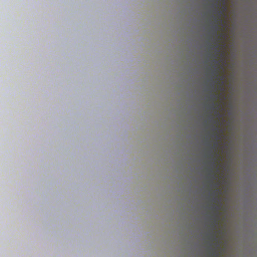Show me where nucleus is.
<instances>
[{
	"label": "nucleus",
	"mask_w": 257,
	"mask_h": 257,
	"mask_svg": "<svg viewBox=\"0 0 257 257\" xmlns=\"http://www.w3.org/2000/svg\"><path fill=\"white\" fill-rule=\"evenodd\" d=\"M222 8H223V11H218V15H219V16H221V15H222V14H223V12H224V11H225V10H226V7H225V6H223Z\"/></svg>",
	"instance_id": "obj_1"
},
{
	"label": "nucleus",
	"mask_w": 257,
	"mask_h": 257,
	"mask_svg": "<svg viewBox=\"0 0 257 257\" xmlns=\"http://www.w3.org/2000/svg\"><path fill=\"white\" fill-rule=\"evenodd\" d=\"M214 30H215L214 34H216V31L218 30V26H217V25H215L214 26Z\"/></svg>",
	"instance_id": "obj_2"
},
{
	"label": "nucleus",
	"mask_w": 257,
	"mask_h": 257,
	"mask_svg": "<svg viewBox=\"0 0 257 257\" xmlns=\"http://www.w3.org/2000/svg\"><path fill=\"white\" fill-rule=\"evenodd\" d=\"M213 73L214 74H215L217 77H218V71H217V70H216V71H213Z\"/></svg>",
	"instance_id": "obj_3"
},
{
	"label": "nucleus",
	"mask_w": 257,
	"mask_h": 257,
	"mask_svg": "<svg viewBox=\"0 0 257 257\" xmlns=\"http://www.w3.org/2000/svg\"><path fill=\"white\" fill-rule=\"evenodd\" d=\"M216 96L215 95H212L211 96V98L213 100H214L215 99H216Z\"/></svg>",
	"instance_id": "obj_4"
},
{
	"label": "nucleus",
	"mask_w": 257,
	"mask_h": 257,
	"mask_svg": "<svg viewBox=\"0 0 257 257\" xmlns=\"http://www.w3.org/2000/svg\"><path fill=\"white\" fill-rule=\"evenodd\" d=\"M214 105H215V104H213V105H212V108H214Z\"/></svg>",
	"instance_id": "obj_5"
},
{
	"label": "nucleus",
	"mask_w": 257,
	"mask_h": 257,
	"mask_svg": "<svg viewBox=\"0 0 257 257\" xmlns=\"http://www.w3.org/2000/svg\"><path fill=\"white\" fill-rule=\"evenodd\" d=\"M217 144H215L214 146L215 147H216L217 146Z\"/></svg>",
	"instance_id": "obj_6"
},
{
	"label": "nucleus",
	"mask_w": 257,
	"mask_h": 257,
	"mask_svg": "<svg viewBox=\"0 0 257 257\" xmlns=\"http://www.w3.org/2000/svg\"><path fill=\"white\" fill-rule=\"evenodd\" d=\"M212 164H213V166H214L215 163L213 162V163H212Z\"/></svg>",
	"instance_id": "obj_7"
}]
</instances>
